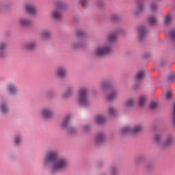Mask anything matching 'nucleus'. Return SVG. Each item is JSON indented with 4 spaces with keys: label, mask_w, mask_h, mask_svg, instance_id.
<instances>
[{
    "label": "nucleus",
    "mask_w": 175,
    "mask_h": 175,
    "mask_svg": "<svg viewBox=\"0 0 175 175\" xmlns=\"http://www.w3.org/2000/svg\"><path fill=\"white\" fill-rule=\"evenodd\" d=\"M44 118L49 119L53 117V112L49 109H44L42 111Z\"/></svg>",
    "instance_id": "obj_9"
},
{
    "label": "nucleus",
    "mask_w": 175,
    "mask_h": 175,
    "mask_svg": "<svg viewBox=\"0 0 175 175\" xmlns=\"http://www.w3.org/2000/svg\"><path fill=\"white\" fill-rule=\"evenodd\" d=\"M151 10H152V12H155L157 10V4L156 3H152L151 5Z\"/></svg>",
    "instance_id": "obj_34"
},
{
    "label": "nucleus",
    "mask_w": 175,
    "mask_h": 175,
    "mask_svg": "<svg viewBox=\"0 0 175 175\" xmlns=\"http://www.w3.org/2000/svg\"><path fill=\"white\" fill-rule=\"evenodd\" d=\"M138 33L140 39H143L147 33V29L144 26H140L138 27Z\"/></svg>",
    "instance_id": "obj_10"
},
{
    "label": "nucleus",
    "mask_w": 175,
    "mask_h": 175,
    "mask_svg": "<svg viewBox=\"0 0 175 175\" xmlns=\"http://www.w3.org/2000/svg\"><path fill=\"white\" fill-rule=\"evenodd\" d=\"M170 36L172 40H175V29L172 30L170 32Z\"/></svg>",
    "instance_id": "obj_33"
},
{
    "label": "nucleus",
    "mask_w": 175,
    "mask_h": 175,
    "mask_svg": "<svg viewBox=\"0 0 175 175\" xmlns=\"http://www.w3.org/2000/svg\"><path fill=\"white\" fill-rule=\"evenodd\" d=\"M20 23L22 27H29V25H31V21L27 19H21Z\"/></svg>",
    "instance_id": "obj_19"
},
{
    "label": "nucleus",
    "mask_w": 175,
    "mask_h": 175,
    "mask_svg": "<svg viewBox=\"0 0 175 175\" xmlns=\"http://www.w3.org/2000/svg\"><path fill=\"white\" fill-rule=\"evenodd\" d=\"M84 35H85L84 31L81 30L77 31V36H78L79 38H83Z\"/></svg>",
    "instance_id": "obj_31"
},
{
    "label": "nucleus",
    "mask_w": 175,
    "mask_h": 175,
    "mask_svg": "<svg viewBox=\"0 0 175 175\" xmlns=\"http://www.w3.org/2000/svg\"><path fill=\"white\" fill-rule=\"evenodd\" d=\"M165 99L169 100V99H172V90H168L165 94Z\"/></svg>",
    "instance_id": "obj_29"
},
{
    "label": "nucleus",
    "mask_w": 175,
    "mask_h": 175,
    "mask_svg": "<svg viewBox=\"0 0 175 175\" xmlns=\"http://www.w3.org/2000/svg\"><path fill=\"white\" fill-rule=\"evenodd\" d=\"M105 121L106 118L102 115H98L96 117V122L97 124H103Z\"/></svg>",
    "instance_id": "obj_16"
},
{
    "label": "nucleus",
    "mask_w": 175,
    "mask_h": 175,
    "mask_svg": "<svg viewBox=\"0 0 175 175\" xmlns=\"http://www.w3.org/2000/svg\"><path fill=\"white\" fill-rule=\"evenodd\" d=\"M62 9H64V5L61 4L58 6V10L54 11L53 12V17L55 20H60L61 19V10Z\"/></svg>",
    "instance_id": "obj_8"
},
{
    "label": "nucleus",
    "mask_w": 175,
    "mask_h": 175,
    "mask_svg": "<svg viewBox=\"0 0 175 175\" xmlns=\"http://www.w3.org/2000/svg\"><path fill=\"white\" fill-rule=\"evenodd\" d=\"M146 100H147V97L146 96H141L139 98V106L143 107V106L146 105Z\"/></svg>",
    "instance_id": "obj_17"
},
{
    "label": "nucleus",
    "mask_w": 175,
    "mask_h": 175,
    "mask_svg": "<svg viewBox=\"0 0 175 175\" xmlns=\"http://www.w3.org/2000/svg\"><path fill=\"white\" fill-rule=\"evenodd\" d=\"M109 116H116V110H114L113 108H109Z\"/></svg>",
    "instance_id": "obj_32"
},
{
    "label": "nucleus",
    "mask_w": 175,
    "mask_h": 175,
    "mask_svg": "<svg viewBox=\"0 0 175 175\" xmlns=\"http://www.w3.org/2000/svg\"><path fill=\"white\" fill-rule=\"evenodd\" d=\"M144 77V70H139L135 75V79L137 81H142Z\"/></svg>",
    "instance_id": "obj_13"
},
{
    "label": "nucleus",
    "mask_w": 175,
    "mask_h": 175,
    "mask_svg": "<svg viewBox=\"0 0 175 175\" xmlns=\"http://www.w3.org/2000/svg\"><path fill=\"white\" fill-rule=\"evenodd\" d=\"M134 104H135V100H133V99H129L125 103L124 105L126 107H131Z\"/></svg>",
    "instance_id": "obj_23"
},
{
    "label": "nucleus",
    "mask_w": 175,
    "mask_h": 175,
    "mask_svg": "<svg viewBox=\"0 0 175 175\" xmlns=\"http://www.w3.org/2000/svg\"><path fill=\"white\" fill-rule=\"evenodd\" d=\"M103 142H105V134L104 133L98 134L96 137V142L103 143Z\"/></svg>",
    "instance_id": "obj_14"
},
{
    "label": "nucleus",
    "mask_w": 175,
    "mask_h": 175,
    "mask_svg": "<svg viewBox=\"0 0 175 175\" xmlns=\"http://www.w3.org/2000/svg\"><path fill=\"white\" fill-rule=\"evenodd\" d=\"M116 173H117V170L116 169H113L111 171V174L114 175L116 174Z\"/></svg>",
    "instance_id": "obj_38"
},
{
    "label": "nucleus",
    "mask_w": 175,
    "mask_h": 175,
    "mask_svg": "<svg viewBox=\"0 0 175 175\" xmlns=\"http://www.w3.org/2000/svg\"><path fill=\"white\" fill-rule=\"evenodd\" d=\"M111 53L110 46H102L96 50V55H106Z\"/></svg>",
    "instance_id": "obj_6"
},
{
    "label": "nucleus",
    "mask_w": 175,
    "mask_h": 175,
    "mask_svg": "<svg viewBox=\"0 0 175 175\" xmlns=\"http://www.w3.org/2000/svg\"><path fill=\"white\" fill-rule=\"evenodd\" d=\"M84 129H85V131H88V126H85L84 127Z\"/></svg>",
    "instance_id": "obj_40"
},
{
    "label": "nucleus",
    "mask_w": 175,
    "mask_h": 175,
    "mask_svg": "<svg viewBox=\"0 0 175 175\" xmlns=\"http://www.w3.org/2000/svg\"><path fill=\"white\" fill-rule=\"evenodd\" d=\"M103 88H104V90H111L109 94L107 97V100H113L117 98V92L111 89V85H110V83L107 82L103 83Z\"/></svg>",
    "instance_id": "obj_4"
},
{
    "label": "nucleus",
    "mask_w": 175,
    "mask_h": 175,
    "mask_svg": "<svg viewBox=\"0 0 175 175\" xmlns=\"http://www.w3.org/2000/svg\"><path fill=\"white\" fill-rule=\"evenodd\" d=\"M14 143L15 144H20L21 143V136L16 135L14 137Z\"/></svg>",
    "instance_id": "obj_26"
},
{
    "label": "nucleus",
    "mask_w": 175,
    "mask_h": 175,
    "mask_svg": "<svg viewBox=\"0 0 175 175\" xmlns=\"http://www.w3.org/2000/svg\"><path fill=\"white\" fill-rule=\"evenodd\" d=\"M150 109H157V107H158V103L155 101H152L150 104Z\"/></svg>",
    "instance_id": "obj_28"
},
{
    "label": "nucleus",
    "mask_w": 175,
    "mask_h": 175,
    "mask_svg": "<svg viewBox=\"0 0 175 175\" xmlns=\"http://www.w3.org/2000/svg\"><path fill=\"white\" fill-rule=\"evenodd\" d=\"M154 142L157 144H161L162 147H169V146H172L173 144L174 139L173 138V136H170L167 138L166 141L163 142L162 141V136L159 134H157L154 136Z\"/></svg>",
    "instance_id": "obj_3"
},
{
    "label": "nucleus",
    "mask_w": 175,
    "mask_h": 175,
    "mask_svg": "<svg viewBox=\"0 0 175 175\" xmlns=\"http://www.w3.org/2000/svg\"><path fill=\"white\" fill-rule=\"evenodd\" d=\"M79 103L81 106L88 105V91L85 88H81L79 92Z\"/></svg>",
    "instance_id": "obj_2"
},
{
    "label": "nucleus",
    "mask_w": 175,
    "mask_h": 175,
    "mask_svg": "<svg viewBox=\"0 0 175 175\" xmlns=\"http://www.w3.org/2000/svg\"><path fill=\"white\" fill-rule=\"evenodd\" d=\"M142 126H136L134 129L126 126L122 129V135H126L127 133H139L142 131Z\"/></svg>",
    "instance_id": "obj_5"
},
{
    "label": "nucleus",
    "mask_w": 175,
    "mask_h": 175,
    "mask_svg": "<svg viewBox=\"0 0 175 175\" xmlns=\"http://www.w3.org/2000/svg\"><path fill=\"white\" fill-rule=\"evenodd\" d=\"M109 42H116L117 40V33H113L109 35L108 36Z\"/></svg>",
    "instance_id": "obj_18"
},
{
    "label": "nucleus",
    "mask_w": 175,
    "mask_h": 175,
    "mask_svg": "<svg viewBox=\"0 0 175 175\" xmlns=\"http://www.w3.org/2000/svg\"><path fill=\"white\" fill-rule=\"evenodd\" d=\"M44 165V166H49L52 172L55 173V172H59V170L65 169L68 165V162L64 158H58L57 152L51 151L46 154Z\"/></svg>",
    "instance_id": "obj_1"
},
{
    "label": "nucleus",
    "mask_w": 175,
    "mask_h": 175,
    "mask_svg": "<svg viewBox=\"0 0 175 175\" xmlns=\"http://www.w3.org/2000/svg\"><path fill=\"white\" fill-rule=\"evenodd\" d=\"M173 79H174V75L170 76L169 80H173Z\"/></svg>",
    "instance_id": "obj_39"
},
{
    "label": "nucleus",
    "mask_w": 175,
    "mask_h": 175,
    "mask_svg": "<svg viewBox=\"0 0 175 175\" xmlns=\"http://www.w3.org/2000/svg\"><path fill=\"white\" fill-rule=\"evenodd\" d=\"M26 11L29 13V14H35L36 13V8L32 5H26Z\"/></svg>",
    "instance_id": "obj_12"
},
{
    "label": "nucleus",
    "mask_w": 175,
    "mask_h": 175,
    "mask_svg": "<svg viewBox=\"0 0 175 175\" xmlns=\"http://www.w3.org/2000/svg\"><path fill=\"white\" fill-rule=\"evenodd\" d=\"M7 90L8 92L11 94V95H14L15 94H17V92H18V89L13 83L8 84L7 86Z\"/></svg>",
    "instance_id": "obj_7"
},
{
    "label": "nucleus",
    "mask_w": 175,
    "mask_h": 175,
    "mask_svg": "<svg viewBox=\"0 0 175 175\" xmlns=\"http://www.w3.org/2000/svg\"><path fill=\"white\" fill-rule=\"evenodd\" d=\"M70 121V115H68L66 116L65 119L62 123V126L64 128L68 127V125H69V122Z\"/></svg>",
    "instance_id": "obj_15"
},
{
    "label": "nucleus",
    "mask_w": 175,
    "mask_h": 175,
    "mask_svg": "<svg viewBox=\"0 0 175 175\" xmlns=\"http://www.w3.org/2000/svg\"><path fill=\"white\" fill-rule=\"evenodd\" d=\"M5 49H6V45L4 43L0 44V57H3V53L5 52Z\"/></svg>",
    "instance_id": "obj_24"
},
{
    "label": "nucleus",
    "mask_w": 175,
    "mask_h": 175,
    "mask_svg": "<svg viewBox=\"0 0 175 175\" xmlns=\"http://www.w3.org/2000/svg\"><path fill=\"white\" fill-rule=\"evenodd\" d=\"M148 23L150 25H155V24H157V18H155V16H150Z\"/></svg>",
    "instance_id": "obj_21"
},
{
    "label": "nucleus",
    "mask_w": 175,
    "mask_h": 175,
    "mask_svg": "<svg viewBox=\"0 0 175 175\" xmlns=\"http://www.w3.org/2000/svg\"><path fill=\"white\" fill-rule=\"evenodd\" d=\"M66 72L64 68H59L57 70V75L59 77H64L65 76Z\"/></svg>",
    "instance_id": "obj_20"
},
{
    "label": "nucleus",
    "mask_w": 175,
    "mask_h": 175,
    "mask_svg": "<svg viewBox=\"0 0 175 175\" xmlns=\"http://www.w3.org/2000/svg\"><path fill=\"white\" fill-rule=\"evenodd\" d=\"M0 109L3 114H6L9 111V107L5 101L1 102L0 104Z\"/></svg>",
    "instance_id": "obj_11"
},
{
    "label": "nucleus",
    "mask_w": 175,
    "mask_h": 175,
    "mask_svg": "<svg viewBox=\"0 0 175 175\" xmlns=\"http://www.w3.org/2000/svg\"><path fill=\"white\" fill-rule=\"evenodd\" d=\"M35 42H29L25 44V49H27V50H33L35 49Z\"/></svg>",
    "instance_id": "obj_22"
},
{
    "label": "nucleus",
    "mask_w": 175,
    "mask_h": 175,
    "mask_svg": "<svg viewBox=\"0 0 175 175\" xmlns=\"http://www.w3.org/2000/svg\"><path fill=\"white\" fill-rule=\"evenodd\" d=\"M111 18H112V20H113V21H118V16H117V15H113L112 17H111Z\"/></svg>",
    "instance_id": "obj_36"
},
{
    "label": "nucleus",
    "mask_w": 175,
    "mask_h": 175,
    "mask_svg": "<svg viewBox=\"0 0 175 175\" xmlns=\"http://www.w3.org/2000/svg\"><path fill=\"white\" fill-rule=\"evenodd\" d=\"M70 94H72V91L70 90H67L64 94V98H68Z\"/></svg>",
    "instance_id": "obj_35"
},
{
    "label": "nucleus",
    "mask_w": 175,
    "mask_h": 175,
    "mask_svg": "<svg viewBox=\"0 0 175 175\" xmlns=\"http://www.w3.org/2000/svg\"><path fill=\"white\" fill-rule=\"evenodd\" d=\"M81 3L82 6H83V7L87 5V1H85V0H81Z\"/></svg>",
    "instance_id": "obj_37"
},
{
    "label": "nucleus",
    "mask_w": 175,
    "mask_h": 175,
    "mask_svg": "<svg viewBox=\"0 0 175 175\" xmlns=\"http://www.w3.org/2000/svg\"><path fill=\"white\" fill-rule=\"evenodd\" d=\"M42 36L44 39H47V38H49L50 36V32L48 31H44L42 33Z\"/></svg>",
    "instance_id": "obj_27"
},
{
    "label": "nucleus",
    "mask_w": 175,
    "mask_h": 175,
    "mask_svg": "<svg viewBox=\"0 0 175 175\" xmlns=\"http://www.w3.org/2000/svg\"><path fill=\"white\" fill-rule=\"evenodd\" d=\"M172 23V16L171 15H167L165 18V23L167 25H169V24Z\"/></svg>",
    "instance_id": "obj_25"
},
{
    "label": "nucleus",
    "mask_w": 175,
    "mask_h": 175,
    "mask_svg": "<svg viewBox=\"0 0 175 175\" xmlns=\"http://www.w3.org/2000/svg\"><path fill=\"white\" fill-rule=\"evenodd\" d=\"M143 9H144V5H143V3H138L137 4V10L139 12H142V10H143Z\"/></svg>",
    "instance_id": "obj_30"
}]
</instances>
